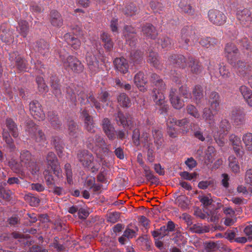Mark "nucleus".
<instances>
[{
    "label": "nucleus",
    "mask_w": 252,
    "mask_h": 252,
    "mask_svg": "<svg viewBox=\"0 0 252 252\" xmlns=\"http://www.w3.org/2000/svg\"><path fill=\"white\" fill-rule=\"evenodd\" d=\"M64 68L68 71H71L75 73H80L83 71L84 66L78 58L73 56H68L66 58L60 55Z\"/></svg>",
    "instance_id": "obj_1"
},
{
    "label": "nucleus",
    "mask_w": 252,
    "mask_h": 252,
    "mask_svg": "<svg viewBox=\"0 0 252 252\" xmlns=\"http://www.w3.org/2000/svg\"><path fill=\"white\" fill-rule=\"evenodd\" d=\"M26 131L36 142L42 144L45 142L46 138L44 133L32 121L27 123Z\"/></svg>",
    "instance_id": "obj_2"
},
{
    "label": "nucleus",
    "mask_w": 252,
    "mask_h": 252,
    "mask_svg": "<svg viewBox=\"0 0 252 252\" xmlns=\"http://www.w3.org/2000/svg\"><path fill=\"white\" fill-rule=\"evenodd\" d=\"M181 38L179 42L180 45L184 48H188L190 39H191L193 42L197 40L195 37L194 30L191 26L184 27L181 30Z\"/></svg>",
    "instance_id": "obj_3"
},
{
    "label": "nucleus",
    "mask_w": 252,
    "mask_h": 252,
    "mask_svg": "<svg viewBox=\"0 0 252 252\" xmlns=\"http://www.w3.org/2000/svg\"><path fill=\"white\" fill-rule=\"evenodd\" d=\"M86 62L91 75H94L101 70L102 67L98 58L92 52L87 53Z\"/></svg>",
    "instance_id": "obj_4"
},
{
    "label": "nucleus",
    "mask_w": 252,
    "mask_h": 252,
    "mask_svg": "<svg viewBox=\"0 0 252 252\" xmlns=\"http://www.w3.org/2000/svg\"><path fill=\"white\" fill-rule=\"evenodd\" d=\"M20 160L22 164L31 170L32 174H35L39 171L38 167L32 159V155L29 151L24 150L21 152Z\"/></svg>",
    "instance_id": "obj_5"
},
{
    "label": "nucleus",
    "mask_w": 252,
    "mask_h": 252,
    "mask_svg": "<svg viewBox=\"0 0 252 252\" xmlns=\"http://www.w3.org/2000/svg\"><path fill=\"white\" fill-rule=\"evenodd\" d=\"M46 161L48 167H50L53 173L59 179L63 178L62 170L60 168V164L55 154L50 152L46 157Z\"/></svg>",
    "instance_id": "obj_6"
},
{
    "label": "nucleus",
    "mask_w": 252,
    "mask_h": 252,
    "mask_svg": "<svg viewBox=\"0 0 252 252\" xmlns=\"http://www.w3.org/2000/svg\"><path fill=\"white\" fill-rule=\"evenodd\" d=\"M208 18L210 23L216 26L224 25L227 20V17L223 12L215 9L208 11Z\"/></svg>",
    "instance_id": "obj_7"
},
{
    "label": "nucleus",
    "mask_w": 252,
    "mask_h": 252,
    "mask_svg": "<svg viewBox=\"0 0 252 252\" xmlns=\"http://www.w3.org/2000/svg\"><path fill=\"white\" fill-rule=\"evenodd\" d=\"M30 110L31 114L35 119L38 121H42L45 118V115L43 110L42 106L37 100H33L30 102Z\"/></svg>",
    "instance_id": "obj_8"
},
{
    "label": "nucleus",
    "mask_w": 252,
    "mask_h": 252,
    "mask_svg": "<svg viewBox=\"0 0 252 252\" xmlns=\"http://www.w3.org/2000/svg\"><path fill=\"white\" fill-rule=\"evenodd\" d=\"M236 15L237 19L242 25H245L252 20V14L249 8L238 7L236 9Z\"/></svg>",
    "instance_id": "obj_9"
},
{
    "label": "nucleus",
    "mask_w": 252,
    "mask_h": 252,
    "mask_svg": "<svg viewBox=\"0 0 252 252\" xmlns=\"http://www.w3.org/2000/svg\"><path fill=\"white\" fill-rule=\"evenodd\" d=\"M9 60L11 62H15V66L19 71H26L27 62L23 58L20 56L17 51L9 54Z\"/></svg>",
    "instance_id": "obj_10"
},
{
    "label": "nucleus",
    "mask_w": 252,
    "mask_h": 252,
    "mask_svg": "<svg viewBox=\"0 0 252 252\" xmlns=\"http://www.w3.org/2000/svg\"><path fill=\"white\" fill-rule=\"evenodd\" d=\"M225 54L229 63L233 64L239 57V53L236 46L232 43H228L225 47Z\"/></svg>",
    "instance_id": "obj_11"
},
{
    "label": "nucleus",
    "mask_w": 252,
    "mask_h": 252,
    "mask_svg": "<svg viewBox=\"0 0 252 252\" xmlns=\"http://www.w3.org/2000/svg\"><path fill=\"white\" fill-rule=\"evenodd\" d=\"M232 65L235 67L237 74L240 76L245 77L251 74L252 66L250 64L239 61L236 63L234 62Z\"/></svg>",
    "instance_id": "obj_12"
},
{
    "label": "nucleus",
    "mask_w": 252,
    "mask_h": 252,
    "mask_svg": "<svg viewBox=\"0 0 252 252\" xmlns=\"http://www.w3.org/2000/svg\"><path fill=\"white\" fill-rule=\"evenodd\" d=\"M81 116L84 122V127L88 132L91 133L95 132L94 123L93 118L91 116L88 111L84 109L81 113Z\"/></svg>",
    "instance_id": "obj_13"
},
{
    "label": "nucleus",
    "mask_w": 252,
    "mask_h": 252,
    "mask_svg": "<svg viewBox=\"0 0 252 252\" xmlns=\"http://www.w3.org/2000/svg\"><path fill=\"white\" fill-rule=\"evenodd\" d=\"M153 97L154 101L156 103V105L160 106V113L164 115L166 114L168 110V105L165 104V97L163 94V92H159L156 90L154 91V94H153Z\"/></svg>",
    "instance_id": "obj_14"
},
{
    "label": "nucleus",
    "mask_w": 252,
    "mask_h": 252,
    "mask_svg": "<svg viewBox=\"0 0 252 252\" xmlns=\"http://www.w3.org/2000/svg\"><path fill=\"white\" fill-rule=\"evenodd\" d=\"M77 158L85 167L91 166L94 161L93 155L87 150H82L78 152Z\"/></svg>",
    "instance_id": "obj_15"
},
{
    "label": "nucleus",
    "mask_w": 252,
    "mask_h": 252,
    "mask_svg": "<svg viewBox=\"0 0 252 252\" xmlns=\"http://www.w3.org/2000/svg\"><path fill=\"white\" fill-rule=\"evenodd\" d=\"M124 33L126 43L131 48L134 47L137 42L135 30L131 26H126Z\"/></svg>",
    "instance_id": "obj_16"
},
{
    "label": "nucleus",
    "mask_w": 252,
    "mask_h": 252,
    "mask_svg": "<svg viewBox=\"0 0 252 252\" xmlns=\"http://www.w3.org/2000/svg\"><path fill=\"white\" fill-rule=\"evenodd\" d=\"M78 99L80 100L82 105H85L87 103L92 102L98 111L101 110V106L100 102L96 100L92 95L90 94L89 96H88L84 92H81L78 94Z\"/></svg>",
    "instance_id": "obj_17"
},
{
    "label": "nucleus",
    "mask_w": 252,
    "mask_h": 252,
    "mask_svg": "<svg viewBox=\"0 0 252 252\" xmlns=\"http://www.w3.org/2000/svg\"><path fill=\"white\" fill-rule=\"evenodd\" d=\"M220 98L216 92H212L208 96V103L211 109L217 113L220 110Z\"/></svg>",
    "instance_id": "obj_18"
},
{
    "label": "nucleus",
    "mask_w": 252,
    "mask_h": 252,
    "mask_svg": "<svg viewBox=\"0 0 252 252\" xmlns=\"http://www.w3.org/2000/svg\"><path fill=\"white\" fill-rule=\"evenodd\" d=\"M229 140L236 155L240 157L242 156L243 154V152L241 150V138L237 135L232 134L229 137Z\"/></svg>",
    "instance_id": "obj_19"
},
{
    "label": "nucleus",
    "mask_w": 252,
    "mask_h": 252,
    "mask_svg": "<svg viewBox=\"0 0 252 252\" xmlns=\"http://www.w3.org/2000/svg\"><path fill=\"white\" fill-rule=\"evenodd\" d=\"M169 61L176 67L182 68H185L188 64V59L182 55H172L169 57Z\"/></svg>",
    "instance_id": "obj_20"
},
{
    "label": "nucleus",
    "mask_w": 252,
    "mask_h": 252,
    "mask_svg": "<svg viewBox=\"0 0 252 252\" xmlns=\"http://www.w3.org/2000/svg\"><path fill=\"white\" fill-rule=\"evenodd\" d=\"M116 69L123 74H126L128 71L129 65L127 60L123 57L117 58L114 61Z\"/></svg>",
    "instance_id": "obj_21"
},
{
    "label": "nucleus",
    "mask_w": 252,
    "mask_h": 252,
    "mask_svg": "<svg viewBox=\"0 0 252 252\" xmlns=\"http://www.w3.org/2000/svg\"><path fill=\"white\" fill-rule=\"evenodd\" d=\"M134 83L140 91L144 92L146 90L145 85L147 83V79L142 71H140L135 75Z\"/></svg>",
    "instance_id": "obj_22"
},
{
    "label": "nucleus",
    "mask_w": 252,
    "mask_h": 252,
    "mask_svg": "<svg viewBox=\"0 0 252 252\" xmlns=\"http://www.w3.org/2000/svg\"><path fill=\"white\" fill-rule=\"evenodd\" d=\"M169 97L172 106L177 109L182 108L184 105V101L180 99V98L176 94V90L171 89Z\"/></svg>",
    "instance_id": "obj_23"
},
{
    "label": "nucleus",
    "mask_w": 252,
    "mask_h": 252,
    "mask_svg": "<svg viewBox=\"0 0 252 252\" xmlns=\"http://www.w3.org/2000/svg\"><path fill=\"white\" fill-rule=\"evenodd\" d=\"M68 126V134L71 140L77 138L81 132L78 126L74 121H69Z\"/></svg>",
    "instance_id": "obj_24"
},
{
    "label": "nucleus",
    "mask_w": 252,
    "mask_h": 252,
    "mask_svg": "<svg viewBox=\"0 0 252 252\" xmlns=\"http://www.w3.org/2000/svg\"><path fill=\"white\" fill-rule=\"evenodd\" d=\"M169 123H174V125L181 127L183 133H187L189 130V121L187 118H184L182 120H177L176 118L169 117Z\"/></svg>",
    "instance_id": "obj_25"
},
{
    "label": "nucleus",
    "mask_w": 252,
    "mask_h": 252,
    "mask_svg": "<svg viewBox=\"0 0 252 252\" xmlns=\"http://www.w3.org/2000/svg\"><path fill=\"white\" fill-rule=\"evenodd\" d=\"M50 82L53 90V93L56 98L60 99L62 96V94L59 85V80L56 75H52L50 78Z\"/></svg>",
    "instance_id": "obj_26"
},
{
    "label": "nucleus",
    "mask_w": 252,
    "mask_h": 252,
    "mask_svg": "<svg viewBox=\"0 0 252 252\" xmlns=\"http://www.w3.org/2000/svg\"><path fill=\"white\" fill-rule=\"evenodd\" d=\"M151 81L156 86V88L153 89V94H154V90L159 92H163L165 89V84L159 78V77L155 73H152L151 75Z\"/></svg>",
    "instance_id": "obj_27"
},
{
    "label": "nucleus",
    "mask_w": 252,
    "mask_h": 252,
    "mask_svg": "<svg viewBox=\"0 0 252 252\" xmlns=\"http://www.w3.org/2000/svg\"><path fill=\"white\" fill-rule=\"evenodd\" d=\"M245 113L240 109H235L231 112V119L236 125L242 124L245 121Z\"/></svg>",
    "instance_id": "obj_28"
},
{
    "label": "nucleus",
    "mask_w": 252,
    "mask_h": 252,
    "mask_svg": "<svg viewBox=\"0 0 252 252\" xmlns=\"http://www.w3.org/2000/svg\"><path fill=\"white\" fill-rule=\"evenodd\" d=\"M142 32L144 35L151 39H155L158 35L155 27L150 23H146L142 27Z\"/></svg>",
    "instance_id": "obj_29"
},
{
    "label": "nucleus",
    "mask_w": 252,
    "mask_h": 252,
    "mask_svg": "<svg viewBox=\"0 0 252 252\" xmlns=\"http://www.w3.org/2000/svg\"><path fill=\"white\" fill-rule=\"evenodd\" d=\"M50 21L51 24L56 27L63 25V20L60 13L56 10H52L50 13Z\"/></svg>",
    "instance_id": "obj_30"
},
{
    "label": "nucleus",
    "mask_w": 252,
    "mask_h": 252,
    "mask_svg": "<svg viewBox=\"0 0 252 252\" xmlns=\"http://www.w3.org/2000/svg\"><path fill=\"white\" fill-rule=\"evenodd\" d=\"M12 32L7 28V25L3 24L0 27V38L2 41L9 43L12 39Z\"/></svg>",
    "instance_id": "obj_31"
},
{
    "label": "nucleus",
    "mask_w": 252,
    "mask_h": 252,
    "mask_svg": "<svg viewBox=\"0 0 252 252\" xmlns=\"http://www.w3.org/2000/svg\"><path fill=\"white\" fill-rule=\"evenodd\" d=\"M5 126L8 130V132L16 138L19 136V132L17 124L10 118H7L5 120Z\"/></svg>",
    "instance_id": "obj_32"
},
{
    "label": "nucleus",
    "mask_w": 252,
    "mask_h": 252,
    "mask_svg": "<svg viewBox=\"0 0 252 252\" xmlns=\"http://www.w3.org/2000/svg\"><path fill=\"white\" fill-rule=\"evenodd\" d=\"M239 92L248 105L252 107V91L247 86L242 85L239 88Z\"/></svg>",
    "instance_id": "obj_33"
},
{
    "label": "nucleus",
    "mask_w": 252,
    "mask_h": 252,
    "mask_svg": "<svg viewBox=\"0 0 252 252\" xmlns=\"http://www.w3.org/2000/svg\"><path fill=\"white\" fill-rule=\"evenodd\" d=\"M2 137L6 145V148L9 149L10 151H13L16 149V146L14 144V140L8 130L5 129H3Z\"/></svg>",
    "instance_id": "obj_34"
},
{
    "label": "nucleus",
    "mask_w": 252,
    "mask_h": 252,
    "mask_svg": "<svg viewBox=\"0 0 252 252\" xmlns=\"http://www.w3.org/2000/svg\"><path fill=\"white\" fill-rule=\"evenodd\" d=\"M187 65L190 67V70L192 73L198 74L201 72L202 67L200 63L192 57L188 58Z\"/></svg>",
    "instance_id": "obj_35"
},
{
    "label": "nucleus",
    "mask_w": 252,
    "mask_h": 252,
    "mask_svg": "<svg viewBox=\"0 0 252 252\" xmlns=\"http://www.w3.org/2000/svg\"><path fill=\"white\" fill-rule=\"evenodd\" d=\"M179 6L182 11L190 16H194L195 14L194 9L192 7L189 0H181Z\"/></svg>",
    "instance_id": "obj_36"
},
{
    "label": "nucleus",
    "mask_w": 252,
    "mask_h": 252,
    "mask_svg": "<svg viewBox=\"0 0 252 252\" xmlns=\"http://www.w3.org/2000/svg\"><path fill=\"white\" fill-rule=\"evenodd\" d=\"M63 38L67 43L70 45L74 49L77 50L80 48L81 45L80 41L70 33H65L63 36Z\"/></svg>",
    "instance_id": "obj_37"
},
{
    "label": "nucleus",
    "mask_w": 252,
    "mask_h": 252,
    "mask_svg": "<svg viewBox=\"0 0 252 252\" xmlns=\"http://www.w3.org/2000/svg\"><path fill=\"white\" fill-rule=\"evenodd\" d=\"M35 50L44 56L49 52V45L44 40L41 39L36 42Z\"/></svg>",
    "instance_id": "obj_38"
},
{
    "label": "nucleus",
    "mask_w": 252,
    "mask_h": 252,
    "mask_svg": "<svg viewBox=\"0 0 252 252\" xmlns=\"http://www.w3.org/2000/svg\"><path fill=\"white\" fill-rule=\"evenodd\" d=\"M47 118L50 122L52 126L54 129H58L60 128L62 123L59 120L58 115L54 112H49Z\"/></svg>",
    "instance_id": "obj_39"
},
{
    "label": "nucleus",
    "mask_w": 252,
    "mask_h": 252,
    "mask_svg": "<svg viewBox=\"0 0 252 252\" xmlns=\"http://www.w3.org/2000/svg\"><path fill=\"white\" fill-rule=\"evenodd\" d=\"M213 111L210 108H204L202 111V117L205 121L210 126L214 125L215 123L214 115ZM214 112H215L214 111Z\"/></svg>",
    "instance_id": "obj_40"
},
{
    "label": "nucleus",
    "mask_w": 252,
    "mask_h": 252,
    "mask_svg": "<svg viewBox=\"0 0 252 252\" xmlns=\"http://www.w3.org/2000/svg\"><path fill=\"white\" fill-rule=\"evenodd\" d=\"M207 208H205V209L203 210V212L198 207H196L194 210V215L197 217H200L201 219H205L206 217V214L208 216H211L212 217L211 220H215L216 219H219V216L217 215V214H215L214 212L210 211L207 212L206 211V209Z\"/></svg>",
    "instance_id": "obj_41"
},
{
    "label": "nucleus",
    "mask_w": 252,
    "mask_h": 252,
    "mask_svg": "<svg viewBox=\"0 0 252 252\" xmlns=\"http://www.w3.org/2000/svg\"><path fill=\"white\" fill-rule=\"evenodd\" d=\"M147 61L155 68L161 69V65L157 53L154 52H150Z\"/></svg>",
    "instance_id": "obj_42"
},
{
    "label": "nucleus",
    "mask_w": 252,
    "mask_h": 252,
    "mask_svg": "<svg viewBox=\"0 0 252 252\" xmlns=\"http://www.w3.org/2000/svg\"><path fill=\"white\" fill-rule=\"evenodd\" d=\"M100 38L104 43V47L107 51H111L114 46V43L108 33L103 32L100 35Z\"/></svg>",
    "instance_id": "obj_43"
},
{
    "label": "nucleus",
    "mask_w": 252,
    "mask_h": 252,
    "mask_svg": "<svg viewBox=\"0 0 252 252\" xmlns=\"http://www.w3.org/2000/svg\"><path fill=\"white\" fill-rule=\"evenodd\" d=\"M114 117L118 125H122L124 127L129 126V121L121 111L115 114Z\"/></svg>",
    "instance_id": "obj_44"
},
{
    "label": "nucleus",
    "mask_w": 252,
    "mask_h": 252,
    "mask_svg": "<svg viewBox=\"0 0 252 252\" xmlns=\"http://www.w3.org/2000/svg\"><path fill=\"white\" fill-rule=\"evenodd\" d=\"M138 8L135 3L131 2L126 5L123 10L124 13L127 16H132L137 13Z\"/></svg>",
    "instance_id": "obj_45"
},
{
    "label": "nucleus",
    "mask_w": 252,
    "mask_h": 252,
    "mask_svg": "<svg viewBox=\"0 0 252 252\" xmlns=\"http://www.w3.org/2000/svg\"><path fill=\"white\" fill-rule=\"evenodd\" d=\"M192 95L196 103H199L200 100L203 97V89L201 86L196 85L192 91Z\"/></svg>",
    "instance_id": "obj_46"
},
{
    "label": "nucleus",
    "mask_w": 252,
    "mask_h": 252,
    "mask_svg": "<svg viewBox=\"0 0 252 252\" xmlns=\"http://www.w3.org/2000/svg\"><path fill=\"white\" fill-rule=\"evenodd\" d=\"M130 60L134 64H140L143 60V53L139 50L131 51Z\"/></svg>",
    "instance_id": "obj_47"
},
{
    "label": "nucleus",
    "mask_w": 252,
    "mask_h": 252,
    "mask_svg": "<svg viewBox=\"0 0 252 252\" xmlns=\"http://www.w3.org/2000/svg\"><path fill=\"white\" fill-rule=\"evenodd\" d=\"M220 130L216 132H219L220 134L225 133L226 135L231 129V125L229 121L226 119L222 120L220 124Z\"/></svg>",
    "instance_id": "obj_48"
},
{
    "label": "nucleus",
    "mask_w": 252,
    "mask_h": 252,
    "mask_svg": "<svg viewBox=\"0 0 252 252\" xmlns=\"http://www.w3.org/2000/svg\"><path fill=\"white\" fill-rule=\"evenodd\" d=\"M18 25L19 26L17 28V31L22 36L24 37H26L29 30L28 22L26 21H21L19 22Z\"/></svg>",
    "instance_id": "obj_49"
},
{
    "label": "nucleus",
    "mask_w": 252,
    "mask_h": 252,
    "mask_svg": "<svg viewBox=\"0 0 252 252\" xmlns=\"http://www.w3.org/2000/svg\"><path fill=\"white\" fill-rule=\"evenodd\" d=\"M229 162V166L232 172L235 173H238L240 172V166L236 158L234 156H230L228 158Z\"/></svg>",
    "instance_id": "obj_50"
},
{
    "label": "nucleus",
    "mask_w": 252,
    "mask_h": 252,
    "mask_svg": "<svg viewBox=\"0 0 252 252\" xmlns=\"http://www.w3.org/2000/svg\"><path fill=\"white\" fill-rule=\"evenodd\" d=\"M189 230L196 233H204L209 231V228L200 223H196L190 226Z\"/></svg>",
    "instance_id": "obj_51"
},
{
    "label": "nucleus",
    "mask_w": 252,
    "mask_h": 252,
    "mask_svg": "<svg viewBox=\"0 0 252 252\" xmlns=\"http://www.w3.org/2000/svg\"><path fill=\"white\" fill-rule=\"evenodd\" d=\"M151 8L154 13H160L164 9V6L158 0H152L149 3Z\"/></svg>",
    "instance_id": "obj_52"
},
{
    "label": "nucleus",
    "mask_w": 252,
    "mask_h": 252,
    "mask_svg": "<svg viewBox=\"0 0 252 252\" xmlns=\"http://www.w3.org/2000/svg\"><path fill=\"white\" fill-rule=\"evenodd\" d=\"M118 101L119 104L123 107H129L131 105L129 98L125 93L120 94L118 97Z\"/></svg>",
    "instance_id": "obj_53"
},
{
    "label": "nucleus",
    "mask_w": 252,
    "mask_h": 252,
    "mask_svg": "<svg viewBox=\"0 0 252 252\" xmlns=\"http://www.w3.org/2000/svg\"><path fill=\"white\" fill-rule=\"evenodd\" d=\"M242 140L245 144L246 149L252 153V133H247L243 135Z\"/></svg>",
    "instance_id": "obj_54"
},
{
    "label": "nucleus",
    "mask_w": 252,
    "mask_h": 252,
    "mask_svg": "<svg viewBox=\"0 0 252 252\" xmlns=\"http://www.w3.org/2000/svg\"><path fill=\"white\" fill-rule=\"evenodd\" d=\"M44 179L47 185L49 187L55 185V179L51 171L46 169L44 172Z\"/></svg>",
    "instance_id": "obj_55"
},
{
    "label": "nucleus",
    "mask_w": 252,
    "mask_h": 252,
    "mask_svg": "<svg viewBox=\"0 0 252 252\" xmlns=\"http://www.w3.org/2000/svg\"><path fill=\"white\" fill-rule=\"evenodd\" d=\"M36 82L37 85L38 91L40 93H43L48 91V87L44 83V81L42 77L37 76L36 78Z\"/></svg>",
    "instance_id": "obj_56"
},
{
    "label": "nucleus",
    "mask_w": 252,
    "mask_h": 252,
    "mask_svg": "<svg viewBox=\"0 0 252 252\" xmlns=\"http://www.w3.org/2000/svg\"><path fill=\"white\" fill-rule=\"evenodd\" d=\"M167 132L169 136L171 138H175L177 136L178 132V130L174 127V123H169V119L167 121Z\"/></svg>",
    "instance_id": "obj_57"
},
{
    "label": "nucleus",
    "mask_w": 252,
    "mask_h": 252,
    "mask_svg": "<svg viewBox=\"0 0 252 252\" xmlns=\"http://www.w3.org/2000/svg\"><path fill=\"white\" fill-rule=\"evenodd\" d=\"M64 170L67 182L68 184L71 185L73 183L72 172L71 165L69 163H67L64 165Z\"/></svg>",
    "instance_id": "obj_58"
},
{
    "label": "nucleus",
    "mask_w": 252,
    "mask_h": 252,
    "mask_svg": "<svg viewBox=\"0 0 252 252\" xmlns=\"http://www.w3.org/2000/svg\"><path fill=\"white\" fill-rule=\"evenodd\" d=\"M187 113L196 119L200 118V114L197 109L193 105L189 104L186 108Z\"/></svg>",
    "instance_id": "obj_59"
},
{
    "label": "nucleus",
    "mask_w": 252,
    "mask_h": 252,
    "mask_svg": "<svg viewBox=\"0 0 252 252\" xmlns=\"http://www.w3.org/2000/svg\"><path fill=\"white\" fill-rule=\"evenodd\" d=\"M95 150L97 148H103L106 146V143L103 137L100 134H95Z\"/></svg>",
    "instance_id": "obj_60"
},
{
    "label": "nucleus",
    "mask_w": 252,
    "mask_h": 252,
    "mask_svg": "<svg viewBox=\"0 0 252 252\" xmlns=\"http://www.w3.org/2000/svg\"><path fill=\"white\" fill-rule=\"evenodd\" d=\"M226 135L225 133L220 134L219 132H215L213 137L216 142L220 147H223L224 145V137Z\"/></svg>",
    "instance_id": "obj_61"
},
{
    "label": "nucleus",
    "mask_w": 252,
    "mask_h": 252,
    "mask_svg": "<svg viewBox=\"0 0 252 252\" xmlns=\"http://www.w3.org/2000/svg\"><path fill=\"white\" fill-rule=\"evenodd\" d=\"M53 143L58 156L59 157L62 156L63 150V142L60 141L59 139H54Z\"/></svg>",
    "instance_id": "obj_62"
},
{
    "label": "nucleus",
    "mask_w": 252,
    "mask_h": 252,
    "mask_svg": "<svg viewBox=\"0 0 252 252\" xmlns=\"http://www.w3.org/2000/svg\"><path fill=\"white\" fill-rule=\"evenodd\" d=\"M158 43L161 45L162 48H170L172 44L171 40L168 37H162L158 39Z\"/></svg>",
    "instance_id": "obj_63"
},
{
    "label": "nucleus",
    "mask_w": 252,
    "mask_h": 252,
    "mask_svg": "<svg viewBox=\"0 0 252 252\" xmlns=\"http://www.w3.org/2000/svg\"><path fill=\"white\" fill-rule=\"evenodd\" d=\"M179 92L180 94L186 99V101H187L188 99L191 97V94L189 93V88L186 85L180 87L179 88Z\"/></svg>",
    "instance_id": "obj_64"
}]
</instances>
